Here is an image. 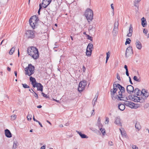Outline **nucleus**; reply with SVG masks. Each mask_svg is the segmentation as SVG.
Instances as JSON below:
<instances>
[{"label":"nucleus","instance_id":"4be33fe9","mask_svg":"<svg viewBox=\"0 0 149 149\" xmlns=\"http://www.w3.org/2000/svg\"><path fill=\"white\" fill-rule=\"evenodd\" d=\"M30 80L31 82V84L33 87V85H35L36 83H37L36 82V79L32 77V76H30Z\"/></svg>","mask_w":149,"mask_h":149},{"label":"nucleus","instance_id":"0eeeda50","mask_svg":"<svg viewBox=\"0 0 149 149\" xmlns=\"http://www.w3.org/2000/svg\"><path fill=\"white\" fill-rule=\"evenodd\" d=\"M124 104L127 106L131 108L136 109L138 107L135 105L134 103L128 101H125L124 102Z\"/></svg>","mask_w":149,"mask_h":149},{"label":"nucleus","instance_id":"c756f323","mask_svg":"<svg viewBox=\"0 0 149 149\" xmlns=\"http://www.w3.org/2000/svg\"><path fill=\"white\" fill-rule=\"evenodd\" d=\"M118 84H116L115 83H114L113 84V89L114 90V91H117L118 89Z\"/></svg>","mask_w":149,"mask_h":149},{"label":"nucleus","instance_id":"a211bd4d","mask_svg":"<svg viewBox=\"0 0 149 149\" xmlns=\"http://www.w3.org/2000/svg\"><path fill=\"white\" fill-rule=\"evenodd\" d=\"M120 119L119 117H117L115 118L114 123L118 126H122L121 123L120 122Z\"/></svg>","mask_w":149,"mask_h":149},{"label":"nucleus","instance_id":"a18cd8bd","mask_svg":"<svg viewBox=\"0 0 149 149\" xmlns=\"http://www.w3.org/2000/svg\"><path fill=\"white\" fill-rule=\"evenodd\" d=\"M41 94L44 97L46 98H49V96H48L47 95L45 94L44 93L42 92Z\"/></svg>","mask_w":149,"mask_h":149},{"label":"nucleus","instance_id":"aec40b11","mask_svg":"<svg viewBox=\"0 0 149 149\" xmlns=\"http://www.w3.org/2000/svg\"><path fill=\"white\" fill-rule=\"evenodd\" d=\"M129 31V33L127 35V36L128 37H131L133 32V27L132 24H130Z\"/></svg>","mask_w":149,"mask_h":149},{"label":"nucleus","instance_id":"4d7b16f0","mask_svg":"<svg viewBox=\"0 0 149 149\" xmlns=\"http://www.w3.org/2000/svg\"><path fill=\"white\" fill-rule=\"evenodd\" d=\"M76 132L79 134L80 136H81V135L82 134L81 132H79L78 131H76Z\"/></svg>","mask_w":149,"mask_h":149},{"label":"nucleus","instance_id":"de8ad7c7","mask_svg":"<svg viewBox=\"0 0 149 149\" xmlns=\"http://www.w3.org/2000/svg\"><path fill=\"white\" fill-rule=\"evenodd\" d=\"M120 132H121V133L122 135V136H126V133H125V132H122V131L120 129Z\"/></svg>","mask_w":149,"mask_h":149},{"label":"nucleus","instance_id":"2eb2a0df","mask_svg":"<svg viewBox=\"0 0 149 149\" xmlns=\"http://www.w3.org/2000/svg\"><path fill=\"white\" fill-rule=\"evenodd\" d=\"M142 94H143V95L144 97H141V98L142 99H143V101H144V100L146 98L149 96V93L147 92V90H146L144 89V91L143 93H142Z\"/></svg>","mask_w":149,"mask_h":149},{"label":"nucleus","instance_id":"37998d69","mask_svg":"<svg viewBox=\"0 0 149 149\" xmlns=\"http://www.w3.org/2000/svg\"><path fill=\"white\" fill-rule=\"evenodd\" d=\"M31 89L32 91L34 92V96L36 98V99H38V94L36 92H34L33 89Z\"/></svg>","mask_w":149,"mask_h":149},{"label":"nucleus","instance_id":"680f3d73","mask_svg":"<svg viewBox=\"0 0 149 149\" xmlns=\"http://www.w3.org/2000/svg\"><path fill=\"white\" fill-rule=\"evenodd\" d=\"M105 121L106 122H107V123L108 124L109 122V118L108 117H106V118Z\"/></svg>","mask_w":149,"mask_h":149},{"label":"nucleus","instance_id":"cd10ccee","mask_svg":"<svg viewBox=\"0 0 149 149\" xmlns=\"http://www.w3.org/2000/svg\"><path fill=\"white\" fill-rule=\"evenodd\" d=\"M92 50H88V49H86V54L88 56H90L92 54Z\"/></svg>","mask_w":149,"mask_h":149},{"label":"nucleus","instance_id":"e433bc0d","mask_svg":"<svg viewBox=\"0 0 149 149\" xmlns=\"http://www.w3.org/2000/svg\"><path fill=\"white\" fill-rule=\"evenodd\" d=\"M97 97H98V95H96L95 98L93 100V101H94V103L93 104V106H94L95 105V102H97Z\"/></svg>","mask_w":149,"mask_h":149},{"label":"nucleus","instance_id":"2f4dec72","mask_svg":"<svg viewBox=\"0 0 149 149\" xmlns=\"http://www.w3.org/2000/svg\"><path fill=\"white\" fill-rule=\"evenodd\" d=\"M97 124L98 125V126L99 128L102 127L103 125L102 124L100 123V118L99 117L97 121Z\"/></svg>","mask_w":149,"mask_h":149},{"label":"nucleus","instance_id":"bf43d9fd","mask_svg":"<svg viewBox=\"0 0 149 149\" xmlns=\"http://www.w3.org/2000/svg\"><path fill=\"white\" fill-rule=\"evenodd\" d=\"M113 4L112 3L111 4V8L112 9L113 11V12L114 10V7L113 6Z\"/></svg>","mask_w":149,"mask_h":149},{"label":"nucleus","instance_id":"dca6fc26","mask_svg":"<svg viewBox=\"0 0 149 149\" xmlns=\"http://www.w3.org/2000/svg\"><path fill=\"white\" fill-rule=\"evenodd\" d=\"M5 136L8 138H10L12 137V135L10 131L8 129L5 130Z\"/></svg>","mask_w":149,"mask_h":149},{"label":"nucleus","instance_id":"864d4df0","mask_svg":"<svg viewBox=\"0 0 149 149\" xmlns=\"http://www.w3.org/2000/svg\"><path fill=\"white\" fill-rule=\"evenodd\" d=\"M132 148L133 149H138V147L135 145H132Z\"/></svg>","mask_w":149,"mask_h":149},{"label":"nucleus","instance_id":"5fc2aeb1","mask_svg":"<svg viewBox=\"0 0 149 149\" xmlns=\"http://www.w3.org/2000/svg\"><path fill=\"white\" fill-rule=\"evenodd\" d=\"M126 75L128 76V77H130L129 76V72H128V70H126Z\"/></svg>","mask_w":149,"mask_h":149},{"label":"nucleus","instance_id":"412c9836","mask_svg":"<svg viewBox=\"0 0 149 149\" xmlns=\"http://www.w3.org/2000/svg\"><path fill=\"white\" fill-rule=\"evenodd\" d=\"M119 25V23L118 22V21L117 22H115L114 26V28L113 29V33H114V31H117L118 30V26Z\"/></svg>","mask_w":149,"mask_h":149},{"label":"nucleus","instance_id":"338daca9","mask_svg":"<svg viewBox=\"0 0 149 149\" xmlns=\"http://www.w3.org/2000/svg\"><path fill=\"white\" fill-rule=\"evenodd\" d=\"M124 68L126 70H128L127 68V66L126 65H125Z\"/></svg>","mask_w":149,"mask_h":149},{"label":"nucleus","instance_id":"20e7f679","mask_svg":"<svg viewBox=\"0 0 149 149\" xmlns=\"http://www.w3.org/2000/svg\"><path fill=\"white\" fill-rule=\"evenodd\" d=\"M128 98L130 100L134 102H139L141 103L143 102V99H142L141 97H138L136 95H130L128 96Z\"/></svg>","mask_w":149,"mask_h":149},{"label":"nucleus","instance_id":"58836bf2","mask_svg":"<svg viewBox=\"0 0 149 149\" xmlns=\"http://www.w3.org/2000/svg\"><path fill=\"white\" fill-rule=\"evenodd\" d=\"M91 130L93 131L94 132H95L97 134H98L99 133H100V131L99 130H97L96 129L92 128V129H91Z\"/></svg>","mask_w":149,"mask_h":149},{"label":"nucleus","instance_id":"69168bd1","mask_svg":"<svg viewBox=\"0 0 149 149\" xmlns=\"http://www.w3.org/2000/svg\"><path fill=\"white\" fill-rule=\"evenodd\" d=\"M37 122H38V123L40 125L41 127H42L43 126L42 125L39 121H38Z\"/></svg>","mask_w":149,"mask_h":149},{"label":"nucleus","instance_id":"052dcab7","mask_svg":"<svg viewBox=\"0 0 149 149\" xmlns=\"http://www.w3.org/2000/svg\"><path fill=\"white\" fill-rule=\"evenodd\" d=\"M129 81H130V83L131 84H133V83L132 82V81L131 80V79L130 77H129Z\"/></svg>","mask_w":149,"mask_h":149},{"label":"nucleus","instance_id":"393cba45","mask_svg":"<svg viewBox=\"0 0 149 149\" xmlns=\"http://www.w3.org/2000/svg\"><path fill=\"white\" fill-rule=\"evenodd\" d=\"M118 88L120 91H122L124 93H125V88L119 84H118Z\"/></svg>","mask_w":149,"mask_h":149},{"label":"nucleus","instance_id":"c9c22d12","mask_svg":"<svg viewBox=\"0 0 149 149\" xmlns=\"http://www.w3.org/2000/svg\"><path fill=\"white\" fill-rule=\"evenodd\" d=\"M17 117V115H14L11 116V119L12 120H14Z\"/></svg>","mask_w":149,"mask_h":149},{"label":"nucleus","instance_id":"72a5a7b5","mask_svg":"<svg viewBox=\"0 0 149 149\" xmlns=\"http://www.w3.org/2000/svg\"><path fill=\"white\" fill-rule=\"evenodd\" d=\"M100 130L102 132V134L103 135H104L105 134V131L104 130V129H102V127H100Z\"/></svg>","mask_w":149,"mask_h":149},{"label":"nucleus","instance_id":"1a4fd4ad","mask_svg":"<svg viewBox=\"0 0 149 149\" xmlns=\"http://www.w3.org/2000/svg\"><path fill=\"white\" fill-rule=\"evenodd\" d=\"M26 36L28 38H33L35 36L34 34L33 31L27 30L26 33Z\"/></svg>","mask_w":149,"mask_h":149},{"label":"nucleus","instance_id":"6e6552de","mask_svg":"<svg viewBox=\"0 0 149 149\" xmlns=\"http://www.w3.org/2000/svg\"><path fill=\"white\" fill-rule=\"evenodd\" d=\"M133 54L132 47L131 46H129L126 49L125 56L126 58L132 55Z\"/></svg>","mask_w":149,"mask_h":149},{"label":"nucleus","instance_id":"7ed1b4c3","mask_svg":"<svg viewBox=\"0 0 149 149\" xmlns=\"http://www.w3.org/2000/svg\"><path fill=\"white\" fill-rule=\"evenodd\" d=\"M93 15V12L91 9L89 8L87 9L85 13V16L88 22L92 20Z\"/></svg>","mask_w":149,"mask_h":149},{"label":"nucleus","instance_id":"9b49d317","mask_svg":"<svg viewBox=\"0 0 149 149\" xmlns=\"http://www.w3.org/2000/svg\"><path fill=\"white\" fill-rule=\"evenodd\" d=\"M144 91V89H142V91H141L138 88H136L134 90L133 92L134 95L136 96L141 95L142 93H143Z\"/></svg>","mask_w":149,"mask_h":149},{"label":"nucleus","instance_id":"39448f33","mask_svg":"<svg viewBox=\"0 0 149 149\" xmlns=\"http://www.w3.org/2000/svg\"><path fill=\"white\" fill-rule=\"evenodd\" d=\"M87 82L85 80H82L79 82L78 89L80 93L82 92L84 89L85 87L87 84Z\"/></svg>","mask_w":149,"mask_h":149},{"label":"nucleus","instance_id":"4468645a","mask_svg":"<svg viewBox=\"0 0 149 149\" xmlns=\"http://www.w3.org/2000/svg\"><path fill=\"white\" fill-rule=\"evenodd\" d=\"M135 44L136 47L138 49L140 50L141 49L142 47L141 43L137 39L136 40Z\"/></svg>","mask_w":149,"mask_h":149},{"label":"nucleus","instance_id":"f8f14e48","mask_svg":"<svg viewBox=\"0 0 149 149\" xmlns=\"http://www.w3.org/2000/svg\"><path fill=\"white\" fill-rule=\"evenodd\" d=\"M52 0H42V4L44 8H46L50 3Z\"/></svg>","mask_w":149,"mask_h":149},{"label":"nucleus","instance_id":"ddd939ff","mask_svg":"<svg viewBox=\"0 0 149 149\" xmlns=\"http://www.w3.org/2000/svg\"><path fill=\"white\" fill-rule=\"evenodd\" d=\"M126 90L128 93L131 94L134 90V87L131 85H128L127 87Z\"/></svg>","mask_w":149,"mask_h":149},{"label":"nucleus","instance_id":"c85d7f7f","mask_svg":"<svg viewBox=\"0 0 149 149\" xmlns=\"http://www.w3.org/2000/svg\"><path fill=\"white\" fill-rule=\"evenodd\" d=\"M93 45L91 43H90L88 44L86 49H88L90 50H92V49L93 48Z\"/></svg>","mask_w":149,"mask_h":149},{"label":"nucleus","instance_id":"bb28decb","mask_svg":"<svg viewBox=\"0 0 149 149\" xmlns=\"http://www.w3.org/2000/svg\"><path fill=\"white\" fill-rule=\"evenodd\" d=\"M135 127L138 130H139L141 128V126L139 122H137L135 125Z\"/></svg>","mask_w":149,"mask_h":149},{"label":"nucleus","instance_id":"423d86ee","mask_svg":"<svg viewBox=\"0 0 149 149\" xmlns=\"http://www.w3.org/2000/svg\"><path fill=\"white\" fill-rule=\"evenodd\" d=\"M110 91L111 97L113 100H115L116 99L120 98V96L117 95V91L113 89H111Z\"/></svg>","mask_w":149,"mask_h":149},{"label":"nucleus","instance_id":"0e129e2a","mask_svg":"<svg viewBox=\"0 0 149 149\" xmlns=\"http://www.w3.org/2000/svg\"><path fill=\"white\" fill-rule=\"evenodd\" d=\"M82 70L83 72H85L86 70V68L84 66H83V67L82 68Z\"/></svg>","mask_w":149,"mask_h":149},{"label":"nucleus","instance_id":"603ef678","mask_svg":"<svg viewBox=\"0 0 149 149\" xmlns=\"http://www.w3.org/2000/svg\"><path fill=\"white\" fill-rule=\"evenodd\" d=\"M148 32V30L146 29H144L143 30V32L145 34H146Z\"/></svg>","mask_w":149,"mask_h":149},{"label":"nucleus","instance_id":"3c124183","mask_svg":"<svg viewBox=\"0 0 149 149\" xmlns=\"http://www.w3.org/2000/svg\"><path fill=\"white\" fill-rule=\"evenodd\" d=\"M116 77L118 80H120V76L118 73H117Z\"/></svg>","mask_w":149,"mask_h":149},{"label":"nucleus","instance_id":"ea45409f","mask_svg":"<svg viewBox=\"0 0 149 149\" xmlns=\"http://www.w3.org/2000/svg\"><path fill=\"white\" fill-rule=\"evenodd\" d=\"M81 137L82 138L84 139V138H86L87 139L88 138V137L86 135L84 134H82L81 135Z\"/></svg>","mask_w":149,"mask_h":149},{"label":"nucleus","instance_id":"6e6d98bb","mask_svg":"<svg viewBox=\"0 0 149 149\" xmlns=\"http://www.w3.org/2000/svg\"><path fill=\"white\" fill-rule=\"evenodd\" d=\"M108 144L109 145H110L111 146H112L113 145V143L112 141H109L108 142Z\"/></svg>","mask_w":149,"mask_h":149},{"label":"nucleus","instance_id":"774afa93","mask_svg":"<svg viewBox=\"0 0 149 149\" xmlns=\"http://www.w3.org/2000/svg\"><path fill=\"white\" fill-rule=\"evenodd\" d=\"M39 10H40L42 8L41 4V3L39 4Z\"/></svg>","mask_w":149,"mask_h":149},{"label":"nucleus","instance_id":"4c0bfd02","mask_svg":"<svg viewBox=\"0 0 149 149\" xmlns=\"http://www.w3.org/2000/svg\"><path fill=\"white\" fill-rule=\"evenodd\" d=\"M133 79L135 81L139 82H140V80L139 79H138L137 77L136 76H135L134 77Z\"/></svg>","mask_w":149,"mask_h":149},{"label":"nucleus","instance_id":"13d9d810","mask_svg":"<svg viewBox=\"0 0 149 149\" xmlns=\"http://www.w3.org/2000/svg\"><path fill=\"white\" fill-rule=\"evenodd\" d=\"M27 118L28 120H30L31 119V118L30 117L29 115H28L27 117Z\"/></svg>","mask_w":149,"mask_h":149},{"label":"nucleus","instance_id":"e2e57ef3","mask_svg":"<svg viewBox=\"0 0 149 149\" xmlns=\"http://www.w3.org/2000/svg\"><path fill=\"white\" fill-rule=\"evenodd\" d=\"M46 146L44 145L42 146L40 148V149H45V148Z\"/></svg>","mask_w":149,"mask_h":149},{"label":"nucleus","instance_id":"6ab92c4d","mask_svg":"<svg viewBox=\"0 0 149 149\" xmlns=\"http://www.w3.org/2000/svg\"><path fill=\"white\" fill-rule=\"evenodd\" d=\"M29 23L30 25L32 28L34 29L35 28L36 26V23L34 22H33V20H30V18L29 20Z\"/></svg>","mask_w":149,"mask_h":149},{"label":"nucleus","instance_id":"473e14b6","mask_svg":"<svg viewBox=\"0 0 149 149\" xmlns=\"http://www.w3.org/2000/svg\"><path fill=\"white\" fill-rule=\"evenodd\" d=\"M15 49V47H13L10 50V51L9 52V54L10 55H12L13 54L14 52Z\"/></svg>","mask_w":149,"mask_h":149},{"label":"nucleus","instance_id":"9d476101","mask_svg":"<svg viewBox=\"0 0 149 149\" xmlns=\"http://www.w3.org/2000/svg\"><path fill=\"white\" fill-rule=\"evenodd\" d=\"M34 88L37 87L38 91L41 92L43 91V86L40 83H36L35 85H33Z\"/></svg>","mask_w":149,"mask_h":149},{"label":"nucleus","instance_id":"7c9ffc66","mask_svg":"<svg viewBox=\"0 0 149 149\" xmlns=\"http://www.w3.org/2000/svg\"><path fill=\"white\" fill-rule=\"evenodd\" d=\"M17 141H14L13 143V145L12 148V149H16L18 146L17 145Z\"/></svg>","mask_w":149,"mask_h":149},{"label":"nucleus","instance_id":"8fccbe9b","mask_svg":"<svg viewBox=\"0 0 149 149\" xmlns=\"http://www.w3.org/2000/svg\"><path fill=\"white\" fill-rule=\"evenodd\" d=\"M123 93L122 92V91H119L118 92V95L119 96H124V95L123 94V93Z\"/></svg>","mask_w":149,"mask_h":149},{"label":"nucleus","instance_id":"f3484780","mask_svg":"<svg viewBox=\"0 0 149 149\" xmlns=\"http://www.w3.org/2000/svg\"><path fill=\"white\" fill-rule=\"evenodd\" d=\"M33 20L37 24L39 20L38 18L36 15L33 16L30 18V20Z\"/></svg>","mask_w":149,"mask_h":149},{"label":"nucleus","instance_id":"79ce46f5","mask_svg":"<svg viewBox=\"0 0 149 149\" xmlns=\"http://www.w3.org/2000/svg\"><path fill=\"white\" fill-rule=\"evenodd\" d=\"M139 2H138L137 1L135 0V1L134 3V6L137 7L138 8L139 7V4H138V3Z\"/></svg>","mask_w":149,"mask_h":149},{"label":"nucleus","instance_id":"49530a36","mask_svg":"<svg viewBox=\"0 0 149 149\" xmlns=\"http://www.w3.org/2000/svg\"><path fill=\"white\" fill-rule=\"evenodd\" d=\"M110 53L109 52H107L106 53V55H107L106 58L107 59V58L109 59V57L110 56Z\"/></svg>","mask_w":149,"mask_h":149},{"label":"nucleus","instance_id":"f257e3e1","mask_svg":"<svg viewBox=\"0 0 149 149\" xmlns=\"http://www.w3.org/2000/svg\"><path fill=\"white\" fill-rule=\"evenodd\" d=\"M27 54L34 59H37L39 57V52L38 49L35 47H30L27 48Z\"/></svg>","mask_w":149,"mask_h":149},{"label":"nucleus","instance_id":"5701e85b","mask_svg":"<svg viewBox=\"0 0 149 149\" xmlns=\"http://www.w3.org/2000/svg\"><path fill=\"white\" fill-rule=\"evenodd\" d=\"M118 100H123L125 101H127L128 98L127 96H125L124 95V96H120L119 98H118L117 99Z\"/></svg>","mask_w":149,"mask_h":149},{"label":"nucleus","instance_id":"f704fd0d","mask_svg":"<svg viewBox=\"0 0 149 149\" xmlns=\"http://www.w3.org/2000/svg\"><path fill=\"white\" fill-rule=\"evenodd\" d=\"M131 42V40L129 38H127L126 39V40L125 42V44L126 45L127 44H130Z\"/></svg>","mask_w":149,"mask_h":149},{"label":"nucleus","instance_id":"a878e982","mask_svg":"<svg viewBox=\"0 0 149 149\" xmlns=\"http://www.w3.org/2000/svg\"><path fill=\"white\" fill-rule=\"evenodd\" d=\"M125 105L124 104H119L118 106V107L119 109L121 110V111H123L124 110L125 107Z\"/></svg>","mask_w":149,"mask_h":149},{"label":"nucleus","instance_id":"c03bdc74","mask_svg":"<svg viewBox=\"0 0 149 149\" xmlns=\"http://www.w3.org/2000/svg\"><path fill=\"white\" fill-rule=\"evenodd\" d=\"M95 27L94 26V25H90L89 26V30H91L93 29H95Z\"/></svg>","mask_w":149,"mask_h":149},{"label":"nucleus","instance_id":"b1692460","mask_svg":"<svg viewBox=\"0 0 149 149\" xmlns=\"http://www.w3.org/2000/svg\"><path fill=\"white\" fill-rule=\"evenodd\" d=\"M141 24L143 27H144L145 26L147 25L146 21V19L144 17H143L141 19Z\"/></svg>","mask_w":149,"mask_h":149},{"label":"nucleus","instance_id":"a19ab883","mask_svg":"<svg viewBox=\"0 0 149 149\" xmlns=\"http://www.w3.org/2000/svg\"><path fill=\"white\" fill-rule=\"evenodd\" d=\"M22 85L23 87L25 88H30L29 86L26 84H22Z\"/></svg>","mask_w":149,"mask_h":149},{"label":"nucleus","instance_id":"f03ea898","mask_svg":"<svg viewBox=\"0 0 149 149\" xmlns=\"http://www.w3.org/2000/svg\"><path fill=\"white\" fill-rule=\"evenodd\" d=\"M35 69V68L33 65L31 64H29L28 66L25 68L24 69L25 75L30 76L34 74Z\"/></svg>","mask_w":149,"mask_h":149},{"label":"nucleus","instance_id":"09e8293b","mask_svg":"<svg viewBox=\"0 0 149 149\" xmlns=\"http://www.w3.org/2000/svg\"><path fill=\"white\" fill-rule=\"evenodd\" d=\"M87 36V39L88 40H91L92 41L93 40V39L92 38V37L91 36H90L89 35H86Z\"/></svg>","mask_w":149,"mask_h":149}]
</instances>
